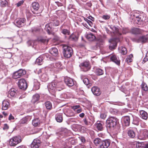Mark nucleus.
Instances as JSON below:
<instances>
[{
  "label": "nucleus",
  "instance_id": "nucleus-1",
  "mask_svg": "<svg viewBox=\"0 0 148 148\" xmlns=\"http://www.w3.org/2000/svg\"><path fill=\"white\" fill-rule=\"evenodd\" d=\"M63 82L55 80L48 84L47 86L48 90L49 92H53L56 89L59 91L64 88Z\"/></svg>",
  "mask_w": 148,
  "mask_h": 148
},
{
  "label": "nucleus",
  "instance_id": "nucleus-2",
  "mask_svg": "<svg viewBox=\"0 0 148 148\" xmlns=\"http://www.w3.org/2000/svg\"><path fill=\"white\" fill-rule=\"evenodd\" d=\"M118 121V119L116 117L113 116L109 117L106 122L107 130H110L113 129L116 126Z\"/></svg>",
  "mask_w": 148,
  "mask_h": 148
},
{
  "label": "nucleus",
  "instance_id": "nucleus-3",
  "mask_svg": "<svg viewBox=\"0 0 148 148\" xmlns=\"http://www.w3.org/2000/svg\"><path fill=\"white\" fill-rule=\"evenodd\" d=\"M62 45L63 53L64 56L66 58L71 57L73 53L72 48L65 45Z\"/></svg>",
  "mask_w": 148,
  "mask_h": 148
},
{
  "label": "nucleus",
  "instance_id": "nucleus-4",
  "mask_svg": "<svg viewBox=\"0 0 148 148\" xmlns=\"http://www.w3.org/2000/svg\"><path fill=\"white\" fill-rule=\"evenodd\" d=\"M22 141L21 137L19 136L13 137L10 140L9 144L11 146H14Z\"/></svg>",
  "mask_w": 148,
  "mask_h": 148
},
{
  "label": "nucleus",
  "instance_id": "nucleus-5",
  "mask_svg": "<svg viewBox=\"0 0 148 148\" xmlns=\"http://www.w3.org/2000/svg\"><path fill=\"white\" fill-rule=\"evenodd\" d=\"M18 85L20 89L24 90H25L27 87L26 82L23 79H21L19 80Z\"/></svg>",
  "mask_w": 148,
  "mask_h": 148
},
{
  "label": "nucleus",
  "instance_id": "nucleus-6",
  "mask_svg": "<svg viewBox=\"0 0 148 148\" xmlns=\"http://www.w3.org/2000/svg\"><path fill=\"white\" fill-rule=\"evenodd\" d=\"M26 71L22 69H20L14 72L13 74V77L14 79H16L21 77V76L25 74Z\"/></svg>",
  "mask_w": 148,
  "mask_h": 148
},
{
  "label": "nucleus",
  "instance_id": "nucleus-7",
  "mask_svg": "<svg viewBox=\"0 0 148 148\" xmlns=\"http://www.w3.org/2000/svg\"><path fill=\"white\" fill-rule=\"evenodd\" d=\"M79 66L83 71H86L90 69V63L89 62L85 61L81 63Z\"/></svg>",
  "mask_w": 148,
  "mask_h": 148
},
{
  "label": "nucleus",
  "instance_id": "nucleus-8",
  "mask_svg": "<svg viewBox=\"0 0 148 148\" xmlns=\"http://www.w3.org/2000/svg\"><path fill=\"white\" fill-rule=\"evenodd\" d=\"M40 5L38 3L36 2H33L32 3V10L34 14H37L40 12L38 11Z\"/></svg>",
  "mask_w": 148,
  "mask_h": 148
},
{
  "label": "nucleus",
  "instance_id": "nucleus-9",
  "mask_svg": "<svg viewBox=\"0 0 148 148\" xmlns=\"http://www.w3.org/2000/svg\"><path fill=\"white\" fill-rule=\"evenodd\" d=\"M110 27L112 31V36H119L121 35V33L120 32L119 29L118 27L115 26H111Z\"/></svg>",
  "mask_w": 148,
  "mask_h": 148
},
{
  "label": "nucleus",
  "instance_id": "nucleus-10",
  "mask_svg": "<svg viewBox=\"0 0 148 148\" xmlns=\"http://www.w3.org/2000/svg\"><path fill=\"white\" fill-rule=\"evenodd\" d=\"M25 21L24 18L17 19L15 20L14 23L17 27H20L24 25Z\"/></svg>",
  "mask_w": 148,
  "mask_h": 148
},
{
  "label": "nucleus",
  "instance_id": "nucleus-11",
  "mask_svg": "<svg viewBox=\"0 0 148 148\" xmlns=\"http://www.w3.org/2000/svg\"><path fill=\"white\" fill-rule=\"evenodd\" d=\"M41 142L39 139H35L31 145L32 148H38L40 146Z\"/></svg>",
  "mask_w": 148,
  "mask_h": 148
},
{
  "label": "nucleus",
  "instance_id": "nucleus-12",
  "mask_svg": "<svg viewBox=\"0 0 148 148\" xmlns=\"http://www.w3.org/2000/svg\"><path fill=\"white\" fill-rule=\"evenodd\" d=\"M110 143V142L109 140H102L100 145V148H108Z\"/></svg>",
  "mask_w": 148,
  "mask_h": 148
},
{
  "label": "nucleus",
  "instance_id": "nucleus-13",
  "mask_svg": "<svg viewBox=\"0 0 148 148\" xmlns=\"http://www.w3.org/2000/svg\"><path fill=\"white\" fill-rule=\"evenodd\" d=\"M64 81L66 84L68 86H71L73 85L74 82L73 79L71 78L66 77L64 78Z\"/></svg>",
  "mask_w": 148,
  "mask_h": 148
},
{
  "label": "nucleus",
  "instance_id": "nucleus-14",
  "mask_svg": "<svg viewBox=\"0 0 148 148\" xmlns=\"http://www.w3.org/2000/svg\"><path fill=\"white\" fill-rule=\"evenodd\" d=\"M91 91L96 96H99L101 93L100 89L97 87H93L91 89Z\"/></svg>",
  "mask_w": 148,
  "mask_h": 148
},
{
  "label": "nucleus",
  "instance_id": "nucleus-15",
  "mask_svg": "<svg viewBox=\"0 0 148 148\" xmlns=\"http://www.w3.org/2000/svg\"><path fill=\"white\" fill-rule=\"evenodd\" d=\"M147 36V34L140 36L137 40L138 42L141 43H145L148 40V38Z\"/></svg>",
  "mask_w": 148,
  "mask_h": 148
},
{
  "label": "nucleus",
  "instance_id": "nucleus-16",
  "mask_svg": "<svg viewBox=\"0 0 148 148\" xmlns=\"http://www.w3.org/2000/svg\"><path fill=\"white\" fill-rule=\"evenodd\" d=\"M50 23L46 25L45 26V29L47 32L49 34L53 35L54 33L53 32V29L50 27Z\"/></svg>",
  "mask_w": 148,
  "mask_h": 148
},
{
  "label": "nucleus",
  "instance_id": "nucleus-17",
  "mask_svg": "<svg viewBox=\"0 0 148 148\" xmlns=\"http://www.w3.org/2000/svg\"><path fill=\"white\" fill-rule=\"evenodd\" d=\"M49 52L53 56H57L58 55L57 49L55 47H52L49 50Z\"/></svg>",
  "mask_w": 148,
  "mask_h": 148
},
{
  "label": "nucleus",
  "instance_id": "nucleus-18",
  "mask_svg": "<svg viewBox=\"0 0 148 148\" xmlns=\"http://www.w3.org/2000/svg\"><path fill=\"white\" fill-rule=\"evenodd\" d=\"M10 106L9 102L6 100L3 101L2 105V109L3 110H7Z\"/></svg>",
  "mask_w": 148,
  "mask_h": 148
},
{
  "label": "nucleus",
  "instance_id": "nucleus-19",
  "mask_svg": "<svg viewBox=\"0 0 148 148\" xmlns=\"http://www.w3.org/2000/svg\"><path fill=\"white\" fill-rule=\"evenodd\" d=\"M31 119V117L29 116H25L20 121V124L27 123Z\"/></svg>",
  "mask_w": 148,
  "mask_h": 148
},
{
  "label": "nucleus",
  "instance_id": "nucleus-20",
  "mask_svg": "<svg viewBox=\"0 0 148 148\" xmlns=\"http://www.w3.org/2000/svg\"><path fill=\"white\" fill-rule=\"evenodd\" d=\"M144 30L138 28H134L132 30L133 34H143Z\"/></svg>",
  "mask_w": 148,
  "mask_h": 148
},
{
  "label": "nucleus",
  "instance_id": "nucleus-21",
  "mask_svg": "<svg viewBox=\"0 0 148 148\" xmlns=\"http://www.w3.org/2000/svg\"><path fill=\"white\" fill-rule=\"evenodd\" d=\"M40 83L36 79H34L33 82V90H38L40 88Z\"/></svg>",
  "mask_w": 148,
  "mask_h": 148
},
{
  "label": "nucleus",
  "instance_id": "nucleus-22",
  "mask_svg": "<svg viewBox=\"0 0 148 148\" xmlns=\"http://www.w3.org/2000/svg\"><path fill=\"white\" fill-rule=\"evenodd\" d=\"M111 60L117 65L120 63V60L119 58L115 55H112L110 57Z\"/></svg>",
  "mask_w": 148,
  "mask_h": 148
},
{
  "label": "nucleus",
  "instance_id": "nucleus-23",
  "mask_svg": "<svg viewBox=\"0 0 148 148\" xmlns=\"http://www.w3.org/2000/svg\"><path fill=\"white\" fill-rule=\"evenodd\" d=\"M109 42L110 43L109 46V49L110 50L114 49L116 46L115 42L113 39H110L109 40Z\"/></svg>",
  "mask_w": 148,
  "mask_h": 148
},
{
  "label": "nucleus",
  "instance_id": "nucleus-24",
  "mask_svg": "<svg viewBox=\"0 0 148 148\" xmlns=\"http://www.w3.org/2000/svg\"><path fill=\"white\" fill-rule=\"evenodd\" d=\"M64 26V24H63L60 27V29L61 30V33L65 35H70V30L66 29H63V28Z\"/></svg>",
  "mask_w": 148,
  "mask_h": 148
},
{
  "label": "nucleus",
  "instance_id": "nucleus-25",
  "mask_svg": "<svg viewBox=\"0 0 148 148\" xmlns=\"http://www.w3.org/2000/svg\"><path fill=\"white\" fill-rule=\"evenodd\" d=\"M39 77L42 82H46L49 79L46 73H43L42 75L39 76Z\"/></svg>",
  "mask_w": 148,
  "mask_h": 148
},
{
  "label": "nucleus",
  "instance_id": "nucleus-26",
  "mask_svg": "<svg viewBox=\"0 0 148 148\" xmlns=\"http://www.w3.org/2000/svg\"><path fill=\"white\" fill-rule=\"evenodd\" d=\"M40 96L38 94H36L33 96L32 102L33 104H35L39 100Z\"/></svg>",
  "mask_w": 148,
  "mask_h": 148
},
{
  "label": "nucleus",
  "instance_id": "nucleus-27",
  "mask_svg": "<svg viewBox=\"0 0 148 148\" xmlns=\"http://www.w3.org/2000/svg\"><path fill=\"white\" fill-rule=\"evenodd\" d=\"M56 119L58 122H62L63 120L62 114H57L56 115Z\"/></svg>",
  "mask_w": 148,
  "mask_h": 148
},
{
  "label": "nucleus",
  "instance_id": "nucleus-28",
  "mask_svg": "<svg viewBox=\"0 0 148 148\" xmlns=\"http://www.w3.org/2000/svg\"><path fill=\"white\" fill-rule=\"evenodd\" d=\"M124 122L126 126H128L130 123V117L128 116H125L123 118Z\"/></svg>",
  "mask_w": 148,
  "mask_h": 148
},
{
  "label": "nucleus",
  "instance_id": "nucleus-29",
  "mask_svg": "<svg viewBox=\"0 0 148 148\" xmlns=\"http://www.w3.org/2000/svg\"><path fill=\"white\" fill-rule=\"evenodd\" d=\"M86 38L90 41L93 40L95 38V36L92 33H89L86 36Z\"/></svg>",
  "mask_w": 148,
  "mask_h": 148
},
{
  "label": "nucleus",
  "instance_id": "nucleus-30",
  "mask_svg": "<svg viewBox=\"0 0 148 148\" xmlns=\"http://www.w3.org/2000/svg\"><path fill=\"white\" fill-rule=\"evenodd\" d=\"M40 123V121L38 118L34 119L32 121V124L35 127L39 126Z\"/></svg>",
  "mask_w": 148,
  "mask_h": 148
},
{
  "label": "nucleus",
  "instance_id": "nucleus-31",
  "mask_svg": "<svg viewBox=\"0 0 148 148\" xmlns=\"http://www.w3.org/2000/svg\"><path fill=\"white\" fill-rule=\"evenodd\" d=\"M97 129L99 131H101L103 130L102 124L99 122H97L95 124Z\"/></svg>",
  "mask_w": 148,
  "mask_h": 148
},
{
  "label": "nucleus",
  "instance_id": "nucleus-32",
  "mask_svg": "<svg viewBox=\"0 0 148 148\" xmlns=\"http://www.w3.org/2000/svg\"><path fill=\"white\" fill-rule=\"evenodd\" d=\"M54 67L56 69L57 71H59L63 69L61 63L60 62H57L55 64Z\"/></svg>",
  "mask_w": 148,
  "mask_h": 148
},
{
  "label": "nucleus",
  "instance_id": "nucleus-33",
  "mask_svg": "<svg viewBox=\"0 0 148 148\" xmlns=\"http://www.w3.org/2000/svg\"><path fill=\"white\" fill-rule=\"evenodd\" d=\"M9 93L12 97L16 96L17 93V91L14 88H11L9 92Z\"/></svg>",
  "mask_w": 148,
  "mask_h": 148
},
{
  "label": "nucleus",
  "instance_id": "nucleus-34",
  "mask_svg": "<svg viewBox=\"0 0 148 148\" xmlns=\"http://www.w3.org/2000/svg\"><path fill=\"white\" fill-rule=\"evenodd\" d=\"M140 113L141 117L145 120L147 119V114L146 112L142 110L140 111Z\"/></svg>",
  "mask_w": 148,
  "mask_h": 148
},
{
  "label": "nucleus",
  "instance_id": "nucleus-35",
  "mask_svg": "<svg viewBox=\"0 0 148 148\" xmlns=\"http://www.w3.org/2000/svg\"><path fill=\"white\" fill-rule=\"evenodd\" d=\"M102 140L99 138H97L94 140V142L95 145L97 146L100 147V145L101 144Z\"/></svg>",
  "mask_w": 148,
  "mask_h": 148
},
{
  "label": "nucleus",
  "instance_id": "nucleus-36",
  "mask_svg": "<svg viewBox=\"0 0 148 148\" xmlns=\"http://www.w3.org/2000/svg\"><path fill=\"white\" fill-rule=\"evenodd\" d=\"M119 52L123 55H125L127 53V49L124 47H121L119 48Z\"/></svg>",
  "mask_w": 148,
  "mask_h": 148
},
{
  "label": "nucleus",
  "instance_id": "nucleus-37",
  "mask_svg": "<svg viewBox=\"0 0 148 148\" xmlns=\"http://www.w3.org/2000/svg\"><path fill=\"white\" fill-rule=\"evenodd\" d=\"M128 135L130 137L134 138L135 136V133L132 130H129L128 131Z\"/></svg>",
  "mask_w": 148,
  "mask_h": 148
},
{
  "label": "nucleus",
  "instance_id": "nucleus-38",
  "mask_svg": "<svg viewBox=\"0 0 148 148\" xmlns=\"http://www.w3.org/2000/svg\"><path fill=\"white\" fill-rule=\"evenodd\" d=\"M45 106L47 109L49 110H50L52 108V106L51 103L49 101H47L45 103Z\"/></svg>",
  "mask_w": 148,
  "mask_h": 148
},
{
  "label": "nucleus",
  "instance_id": "nucleus-39",
  "mask_svg": "<svg viewBox=\"0 0 148 148\" xmlns=\"http://www.w3.org/2000/svg\"><path fill=\"white\" fill-rule=\"evenodd\" d=\"M69 39L70 40L76 41L77 40L78 38L75 34H72L69 36Z\"/></svg>",
  "mask_w": 148,
  "mask_h": 148
},
{
  "label": "nucleus",
  "instance_id": "nucleus-40",
  "mask_svg": "<svg viewBox=\"0 0 148 148\" xmlns=\"http://www.w3.org/2000/svg\"><path fill=\"white\" fill-rule=\"evenodd\" d=\"M95 73L97 75H100L103 74V71L101 69H97L95 71Z\"/></svg>",
  "mask_w": 148,
  "mask_h": 148
},
{
  "label": "nucleus",
  "instance_id": "nucleus-41",
  "mask_svg": "<svg viewBox=\"0 0 148 148\" xmlns=\"http://www.w3.org/2000/svg\"><path fill=\"white\" fill-rule=\"evenodd\" d=\"M143 136L145 138H148V131L146 129L143 130L142 132Z\"/></svg>",
  "mask_w": 148,
  "mask_h": 148
},
{
  "label": "nucleus",
  "instance_id": "nucleus-42",
  "mask_svg": "<svg viewBox=\"0 0 148 148\" xmlns=\"http://www.w3.org/2000/svg\"><path fill=\"white\" fill-rule=\"evenodd\" d=\"M141 87L143 90L147 91L148 90V87L147 85L144 82H143L142 84Z\"/></svg>",
  "mask_w": 148,
  "mask_h": 148
},
{
  "label": "nucleus",
  "instance_id": "nucleus-43",
  "mask_svg": "<svg viewBox=\"0 0 148 148\" xmlns=\"http://www.w3.org/2000/svg\"><path fill=\"white\" fill-rule=\"evenodd\" d=\"M50 24L51 25H53V26H57L60 25V22L58 20H54L53 22L50 23Z\"/></svg>",
  "mask_w": 148,
  "mask_h": 148
},
{
  "label": "nucleus",
  "instance_id": "nucleus-44",
  "mask_svg": "<svg viewBox=\"0 0 148 148\" xmlns=\"http://www.w3.org/2000/svg\"><path fill=\"white\" fill-rule=\"evenodd\" d=\"M0 3L2 7H5L8 4V2L6 0H0Z\"/></svg>",
  "mask_w": 148,
  "mask_h": 148
},
{
  "label": "nucleus",
  "instance_id": "nucleus-45",
  "mask_svg": "<svg viewBox=\"0 0 148 148\" xmlns=\"http://www.w3.org/2000/svg\"><path fill=\"white\" fill-rule=\"evenodd\" d=\"M66 115V116L68 117H71L74 116L75 114L71 110H68Z\"/></svg>",
  "mask_w": 148,
  "mask_h": 148
},
{
  "label": "nucleus",
  "instance_id": "nucleus-46",
  "mask_svg": "<svg viewBox=\"0 0 148 148\" xmlns=\"http://www.w3.org/2000/svg\"><path fill=\"white\" fill-rule=\"evenodd\" d=\"M43 58L42 56H41L38 58L36 60V62L38 64H41V62L43 60L42 58Z\"/></svg>",
  "mask_w": 148,
  "mask_h": 148
},
{
  "label": "nucleus",
  "instance_id": "nucleus-47",
  "mask_svg": "<svg viewBox=\"0 0 148 148\" xmlns=\"http://www.w3.org/2000/svg\"><path fill=\"white\" fill-rule=\"evenodd\" d=\"M110 15L104 14L102 16V18L105 20H109L110 18Z\"/></svg>",
  "mask_w": 148,
  "mask_h": 148
},
{
  "label": "nucleus",
  "instance_id": "nucleus-48",
  "mask_svg": "<svg viewBox=\"0 0 148 148\" xmlns=\"http://www.w3.org/2000/svg\"><path fill=\"white\" fill-rule=\"evenodd\" d=\"M143 143L137 142L136 144V146L137 148H143Z\"/></svg>",
  "mask_w": 148,
  "mask_h": 148
},
{
  "label": "nucleus",
  "instance_id": "nucleus-49",
  "mask_svg": "<svg viewBox=\"0 0 148 148\" xmlns=\"http://www.w3.org/2000/svg\"><path fill=\"white\" fill-rule=\"evenodd\" d=\"M83 82L86 85H89V86H90L89 80L87 78H84L83 80Z\"/></svg>",
  "mask_w": 148,
  "mask_h": 148
},
{
  "label": "nucleus",
  "instance_id": "nucleus-50",
  "mask_svg": "<svg viewBox=\"0 0 148 148\" xmlns=\"http://www.w3.org/2000/svg\"><path fill=\"white\" fill-rule=\"evenodd\" d=\"M80 108V106L79 105H75L71 106V108L75 112L77 110L79 109Z\"/></svg>",
  "mask_w": 148,
  "mask_h": 148
},
{
  "label": "nucleus",
  "instance_id": "nucleus-51",
  "mask_svg": "<svg viewBox=\"0 0 148 148\" xmlns=\"http://www.w3.org/2000/svg\"><path fill=\"white\" fill-rule=\"evenodd\" d=\"M132 55H130L129 57H127L126 59V61L127 62H129L132 61V59H131L132 57H133Z\"/></svg>",
  "mask_w": 148,
  "mask_h": 148
},
{
  "label": "nucleus",
  "instance_id": "nucleus-52",
  "mask_svg": "<svg viewBox=\"0 0 148 148\" xmlns=\"http://www.w3.org/2000/svg\"><path fill=\"white\" fill-rule=\"evenodd\" d=\"M106 117V114L105 113H101L100 115V118L101 119H104Z\"/></svg>",
  "mask_w": 148,
  "mask_h": 148
},
{
  "label": "nucleus",
  "instance_id": "nucleus-53",
  "mask_svg": "<svg viewBox=\"0 0 148 148\" xmlns=\"http://www.w3.org/2000/svg\"><path fill=\"white\" fill-rule=\"evenodd\" d=\"M148 61V54H147L145 58H144L143 61V63H144Z\"/></svg>",
  "mask_w": 148,
  "mask_h": 148
},
{
  "label": "nucleus",
  "instance_id": "nucleus-54",
  "mask_svg": "<svg viewBox=\"0 0 148 148\" xmlns=\"http://www.w3.org/2000/svg\"><path fill=\"white\" fill-rule=\"evenodd\" d=\"M141 15H139L138 16H137L136 17V20L138 22H140L142 20L141 19Z\"/></svg>",
  "mask_w": 148,
  "mask_h": 148
},
{
  "label": "nucleus",
  "instance_id": "nucleus-55",
  "mask_svg": "<svg viewBox=\"0 0 148 148\" xmlns=\"http://www.w3.org/2000/svg\"><path fill=\"white\" fill-rule=\"evenodd\" d=\"M85 20L86 21L87 23L88 24V25L90 26L91 27H92L93 25V23L92 22L88 20L87 18H86V20L85 19Z\"/></svg>",
  "mask_w": 148,
  "mask_h": 148
},
{
  "label": "nucleus",
  "instance_id": "nucleus-56",
  "mask_svg": "<svg viewBox=\"0 0 148 148\" xmlns=\"http://www.w3.org/2000/svg\"><path fill=\"white\" fill-rule=\"evenodd\" d=\"M67 95L65 94H62L60 96V98L61 99V100H63V98H64V99L66 98H67Z\"/></svg>",
  "mask_w": 148,
  "mask_h": 148
},
{
  "label": "nucleus",
  "instance_id": "nucleus-57",
  "mask_svg": "<svg viewBox=\"0 0 148 148\" xmlns=\"http://www.w3.org/2000/svg\"><path fill=\"white\" fill-rule=\"evenodd\" d=\"M24 1L23 0L21 1H19L17 4V7H19L21 5L24 3Z\"/></svg>",
  "mask_w": 148,
  "mask_h": 148
},
{
  "label": "nucleus",
  "instance_id": "nucleus-58",
  "mask_svg": "<svg viewBox=\"0 0 148 148\" xmlns=\"http://www.w3.org/2000/svg\"><path fill=\"white\" fill-rule=\"evenodd\" d=\"M106 31L107 32L112 36V32L110 31L107 28H106Z\"/></svg>",
  "mask_w": 148,
  "mask_h": 148
},
{
  "label": "nucleus",
  "instance_id": "nucleus-59",
  "mask_svg": "<svg viewBox=\"0 0 148 148\" xmlns=\"http://www.w3.org/2000/svg\"><path fill=\"white\" fill-rule=\"evenodd\" d=\"M9 128V126L8 125L6 124H5L4 125V126L3 128V130H6L8 129Z\"/></svg>",
  "mask_w": 148,
  "mask_h": 148
},
{
  "label": "nucleus",
  "instance_id": "nucleus-60",
  "mask_svg": "<svg viewBox=\"0 0 148 148\" xmlns=\"http://www.w3.org/2000/svg\"><path fill=\"white\" fill-rule=\"evenodd\" d=\"M136 122H135V119H134V122L133 123L134 124L136 125H138V122L139 121V119L138 118H136Z\"/></svg>",
  "mask_w": 148,
  "mask_h": 148
},
{
  "label": "nucleus",
  "instance_id": "nucleus-61",
  "mask_svg": "<svg viewBox=\"0 0 148 148\" xmlns=\"http://www.w3.org/2000/svg\"><path fill=\"white\" fill-rule=\"evenodd\" d=\"M43 58H45L46 57L47 58L50 57L49 56L47 53L45 54L42 56Z\"/></svg>",
  "mask_w": 148,
  "mask_h": 148
},
{
  "label": "nucleus",
  "instance_id": "nucleus-62",
  "mask_svg": "<svg viewBox=\"0 0 148 148\" xmlns=\"http://www.w3.org/2000/svg\"><path fill=\"white\" fill-rule=\"evenodd\" d=\"M32 32H36L38 30V29L36 28L33 27L31 29Z\"/></svg>",
  "mask_w": 148,
  "mask_h": 148
},
{
  "label": "nucleus",
  "instance_id": "nucleus-63",
  "mask_svg": "<svg viewBox=\"0 0 148 148\" xmlns=\"http://www.w3.org/2000/svg\"><path fill=\"white\" fill-rule=\"evenodd\" d=\"M111 111L112 114H115L117 113V111L116 109H113Z\"/></svg>",
  "mask_w": 148,
  "mask_h": 148
},
{
  "label": "nucleus",
  "instance_id": "nucleus-64",
  "mask_svg": "<svg viewBox=\"0 0 148 148\" xmlns=\"http://www.w3.org/2000/svg\"><path fill=\"white\" fill-rule=\"evenodd\" d=\"M70 143L72 145H75L76 143V140L74 139H72Z\"/></svg>",
  "mask_w": 148,
  "mask_h": 148
}]
</instances>
